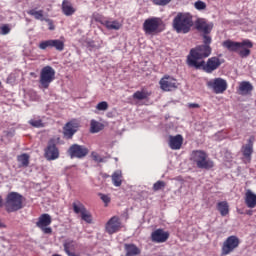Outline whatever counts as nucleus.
I'll use <instances>...</instances> for the list:
<instances>
[{
    "instance_id": "obj_1",
    "label": "nucleus",
    "mask_w": 256,
    "mask_h": 256,
    "mask_svg": "<svg viewBox=\"0 0 256 256\" xmlns=\"http://www.w3.org/2000/svg\"><path fill=\"white\" fill-rule=\"evenodd\" d=\"M211 55V46H196L192 48L187 56L188 67H194V69H203L205 73H213L221 67L222 63L219 57L214 56L204 61Z\"/></svg>"
},
{
    "instance_id": "obj_2",
    "label": "nucleus",
    "mask_w": 256,
    "mask_h": 256,
    "mask_svg": "<svg viewBox=\"0 0 256 256\" xmlns=\"http://www.w3.org/2000/svg\"><path fill=\"white\" fill-rule=\"evenodd\" d=\"M223 47L228 49V51L238 53L242 59H245L251 55L250 49H253V42L251 40H243L242 42L226 40L223 42Z\"/></svg>"
},
{
    "instance_id": "obj_3",
    "label": "nucleus",
    "mask_w": 256,
    "mask_h": 256,
    "mask_svg": "<svg viewBox=\"0 0 256 256\" xmlns=\"http://www.w3.org/2000/svg\"><path fill=\"white\" fill-rule=\"evenodd\" d=\"M172 27L176 33H189L193 27V16L190 13H178L172 21Z\"/></svg>"
},
{
    "instance_id": "obj_4",
    "label": "nucleus",
    "mask_w": 256,
    "mask_h": 256,
    "mask_svg": "<svg viewBox=\"0 0 256 256\" xmlns=\"http://www.w3.org/2000/svg\"><path fill=\"white\" fill-rule=\"evenodd\" d=\"M190 161L198 167V169H213L215 164L209 159L207 153L203 150H194L191 152Z\"/></svg>"
},
{
    "instance_id": "obj_5",
    "label": "nucleus",
    "mask_w": 256,
    "mask_h": 256,
    "mask_svg": "<svg viewBox=\"0 0 256 256\" xmlns=\"http://www.w3.org/2000/svg\"><path fill=\"white\" fill-rule=\"evenodd\" d=\"M145 35H159L165 31V23L159 17L148 18L143 23Z\"/></svg>"
},
{
    "instance_id": "obj_6",
    "label": "nucleus",
    "mask_w": 256,
    "mask_h": 256,
    "mask_svg": "<svg viewBox=\"0 0 256 256\" xmlns=\"http://www.w3.org/2000/svg\"><path fill=\"white\" fill-rule=\"evenodd\" d=\"M5 207L7 213H15L23 209V196L17 192H10L6 197Z\"/></svg>"
},
{
    "instance_id": "obj_7",
    "label": "nucleus",
    "mask_w": 256,
    "mask_h": 256,
    "mask_svg": "<svg viewBox=\"0 0 256 256\" xmlns=\"http://www.w3.org/2000/svg\"><path fill=\"white\" fill-rule=\"evenodd\" d=\"M55 81V69L51 66H45L41 69L39 78L40 89H49V85Z\"/></svg>"
},
{
    "instance_id": "obj_8",
    "label": "nucleus",
    "mask_w": 256,
    "mask_h": 256,
    "mask_svg": "<svg viewBox=\"0 0 256 256\" xmlns=\"http://www.w3.org/2000/svg\"><path fill=\"white\" fill-rule=\"evenodd\" d=\"M241 245V240L236 235H231L223 242L221 256L231 255Z\"/></svg>"
},
{
    "instance_id": "obj_9",
    "label": "nucleus",
    "mask_w": 256,
    "mask_h": 256,
    "mask_svg": "<svg viewBox=\"0 0 256 256\" xmlns=\"http://www.w3.org/2000/svg\"><path fill=\"white\" fill-rule=\"evenodd\" d=\"M68 155L71 159H85L89 155V148L85 145L73 144L68 149Z\"/></svg>"
},
{
    "instance_id": "obj_10",
    "label": "nucleus",
    "mask_w": 256,
    "mask_h": 256,
    "mask_svg": "<svg viewBox=\"0 0 256 256\" xmlns=\"http://www.w3.org/2000/svg\"><path fill=\"white\" fill-rule=\"evenodd\" d=\"M160 89L162 91L170 92L175 91L179 87L177 79L172 76L164 75L159 81Z\"/></svg>"
},
{
    "instance_id": "obj_11",
    "label": "nucleus",
    "mask_w": 256,
    "mask_h": 256,
    "mask_svg": "<svg viewBox=\"0 0 256 256\" xmlns=\"http://www.w3.org/2000/svg\"><path fill=\"white\" fill-rule=\"evenodd\" d=\"M121 229H123V223L119 216L111 217L105 225V231L108 235H115V233H119Z\"/></svg>"
},
{
    "instance_id": "obj_12",
    "label": "nucleus",
    "mask_w": 256,
    "mask_h": 256,
    "mask_svg": "<svg viewBox=\"0 0 256 256\" xmlns=\"http://www.w3.org/2000/svg\"><path fill=\"white\" fill-rule=\"evenodd\" d=\"M44 157L47 161H55L59 157V148H57L55 140L48 141V145L44 150Z\"/></svg>"
},
{
    "instance_id": "obj_13",
    "label": "nucleus",
    "mask_w": 256,
    "mask_h": 256,
    "mask_svg": "<svg viewBox=\"0 0 256 256\" xmlns=\"http://www.w3.org/2000/svg\"><path fill=\"white\" fill-rule=\"evenodd\" d=\"M80 123L77 119L67 122L63 127V135L65 139H73V135L78 131Z\"/></svg>"
},
{
    "instance_id": "obj_14",
    "label": "nucleus",
    "mask_w": 256,
    "mask_h": 256,
    "mask_svg": "<svg viewBox=\"0 0 256 256\" xmlns=\"http://www.w3.org/2000/svg\"><path fill=\"white\" fill-rule=\"evenodd\" d=\"M208 87H211L214 93H216V95H219L227 91V81L223 78H215L214 80L208 82Z\"/></svg>"
},
{
    "instance_id": "obj_15",
    "label": "nucleus",
    "mask_w": 256,
    "mask_h": 256,
    "mask_svg": "<svg viewBox=\"0 0 256 256\" xmlns=\"http://www.w3.org/2000/svg\"><path fill=\"white\" fill-rule=\"evenodd\" d=\"M195 27L197 31L205 35H209V33L213 31V23H209L203 18H199L195 21Z\"/></svg>"
},
{
    "instance_id": "obj_16",
    "label": "nucleus",
    "mask_w": 256,
    "mask_h": 256,
    "mask_svg": "<svg viewBox=\"0 0 256 256\" xmlns=\"http://www.w3.org/2000/svg\"><path fill=\"white\" fill-rule=\"evenodd\" d=\"M168 239L169 232L161 228H158L151 233V241H153V243H165Z\"/></svg>"
},
{
    "instance_id": "obj_17",
    "label": "nucleus",
    "mask_w": 256,
    "mask_h": 256,
    "mask_svg": "<svg viewBox=\"0 0 256 256\" xmlns=\"http://www.w3.org/2000/svg\"><path fill=\"white\" fill-rule=\"evenodd\" d=\"M243 154V163H251V156L253 155V138H249L248 143L241 148Z\"/></svg>"
},
{
    "instance_id": "obj_18",
    "label": "nucleus",
    "mask_w": 256,
    "mask_h": 256,
    "mask_svg": "<svg viewBox=\"0 0 256 256\" xmlns=\"http://www.w3.org/2000/svg\"><path fill=\"white\" fill-rule=\"evenodd\" d=\"M168 145L173 151H179L183 147V136L178 134L176 136H169Z\"/></svg>"
},
{
    "instance_id": "obj_19",
    "label": "nucleus",
    "mask_w": 256,
    "mask_h": 256,
    "mask_svg": "<svg viewBox=\"0 0 256 256\" xmlns=\"http://www.w3.org/2000/svg\"><path fill=\"white\" fill-rule=\"evenodd\" d=\"M64 251L68 256H80L79 253L75 252L77 249V242L75 240H65L63 243Z\"/></svg>"
},
{
    "instance_id": "obj_20",
    "label": "nucleus",
    "mask_w": 256,
    "mask_h": 256,
    "mask_svg": "<svg viewBox=\"0 0 256 256\" xmlns=\"http://www.w3.org/2000/svg\"><path fill=\"white\" fill-rule=\"evenodd\" d=\"M153 95V92L147 90V88H142L141 90L136 91L132 97L135 101H149V97Z\"/></svg>"
},
{
    "instance_id": "obj_21",
    "label": "nucleus",
    "mask_w": 256,
    "mask_h": 256,
    "mask_svg": "<svg viewBox=\"0 0 256 256\" xmlns=\"http://www.w3.org/2000/svg\"><path fill=\"white\" fill-rule=\"evenodd\" d=\"M245 205L248 209H255L256 207V194L251 190H247L244 197Z\"/></svg>"
},
{
    "instance_id": "obj_22",
    "label": "nucleus",
    "mask_w": 256,
    "mask_h": 256,
    "mask_svg": "<svg viewBox=\"0 0 256 256\" xmlns=\"http://www.w3.org/2000/svg\"><path fill=\"white\" fill-rule=\"evenodd\" d=\"M253 91V84L249 81H242L239 84L238 93L239 95L245 96V95H251Z\"/></svg>"
},
{
    "instance_id": "obj_23",
    "label": "nucleus",
    "mask_w": 256,
    "mask_h": 256,
    "mask_svg": "<svg viewBox=\"0 0 256 256\" xmlns=\"http://www.w3.org/2000/svg\"><path fill=\"white\" fill-rule=\"evenodd\" d=\"M125 256H137L141 255V249L133 243L124 244Z\"/></svg>"
},
{
    "instance_id": "obj_24",
    "label": "nucleus",
    "mask_w": 256,
    "mask_h": 256,
    "mask_svg": "<svg viewBox=\"0 0 256 256\" xmlns=\"http://www.w3.org/2000/svg\"><path fill=\"white\" fill-rule=\"evenodd\" d=\"M51 215L49 214H42L38 218V221L36 222V227L38 228H44V227H49L52 223Z\"/></svg>"
},
{
    "instance_id": "obj_25",
    "label": "nucleus",
    "mask_w": 256,
    "mask_h": 256,
    "mask_svg": "<svg viewBox=\"0 0 256 256\" xmlns=\"http://www.w3.org/2000/svg\"><path fill=\"white\" fill-rule=\"evenodd\" d=\"M77 10L73 7V4L69 0H63L62 2V13L66 17H71Z\"/></svg>"
},
{
    "instance_id": "obj_26",
    "label": "nucleus",
    "mask_w": 256,
    "mask_h": 256,
    "mask_svg": "<svg viewBox=\"0 0 256 256\" xmlns=\"http://www.w3.org/2000/svg\"><path fill=\"white\" fill-rule=\"evenodd\" d=\"M27 14L30 15L31 17H34L36 21H45V15L43 10H35V9H30L27 11Z\"/></svg>"
},
{
    "instance_id": "obj_27",
    "label": "nucleus",
    "mask_w": 256,
    "mask_h": 256,
    "mask_svg": "<svg viewBox=\"0 0 256 256\" xmlns=\"http://www.w3.org/2000/svg\"><path fill=\"white\" fill-rule=\"evenodd\" d=\"M217 210L222 217H227L229 215V203L227 201L218 202Z\"/></svg>"
},
{
    "instance_id": "obj_28",
    "label": "nucleus",
    "mask_w": 256,
    "mask_h": 256,
    "mask_svg": "<svg viewBox=\"0 0 256 256\" xmlns=\"http://www.w3.org/2000/svg\"><path fill=\"white\" fill-rule=\"evenodd\" d=\"M102 25H105L106 29L109 30L119 31V29H121V23H119V21L117 20H104V22H102Z\"/></svg>"
},
{
    "instance_id": "obj_29",
    "label": "nucleus",
    "mask_w": 256,
    "mask_h": 256,
    "mask_svg": "<svg viewBox=\"0 0 256 256\" xmlns=\"http://www.w3.org/2000/svg\"><path fill=\"white\" fill-rule=\"evenodd\" d=\"M112 183L115 187H121L123 183V174L117 170L112 174Z\"/></svg>"
},
{
    "instance_id": "obj_30",
    "label": "nucleus",
    "mask_w": 256,
    "mask_h": 256,
    "mask_svg": "<svg viewBox=\"0 0 256 256\" xmlns=\"http://www.w3.org/2000/svg\"><path fill=\"white\" fill-rule=\"evenodd\" d=\"M29 159H30V156L27 153L18 155L17 161L19 163V167H24V168L29 167Z\"/></svg>"
},
{
    "instance_id": "obj_31",
    "label": "nucleus",
    "mask_w": 256,
    "mask_h": 256,
    "mask_svg": "<svg viewBox=\"0 0 256 256\" xmlns=\"http://www.w3.org/2000/svg\"><path fill=\"white\" fill-rule=\"evenodd\" d=\"M72 207H73V211L74 213H76V215H82L83 212H85L87 210V208H85V205H83V203H81V201L76 200L72 203Z\"/></svg>"
},
{
    "instance_id": "obj_32",
    "label": "nucleus",
    "mask_w": 256,
    "mask_h": 256,
    "mask_svg": "<svg viewBox=\"0 0 256 256\" xmlns=\"http://www.w3.org/2000/svg\"><path fill=\"white\" fill-rule=\"evenodd\" d=\"M104 128L105 126L101 122H98L96 120H91V123H90L91 133H99V131H103Z\"/></svg>"
},
{
    "instance_id": "obj_33",
    "label": "nucleus",
    "mask_w": 256,
    "mask_h": 256,
    "mask_svg": "<svg viewBox=\"0 0 256 256\" xmlns=\"http://www.w3.org/2000/svg\"><path fill=\"white\" fill-rule=\"evenodd\" d=\"M52 49L56 51H63L65 49V42L59 39H52Z\"/></svg>"
},
{
    "instance_id": "obj_34",
    "label": "nucleus",
    "mask_w": 256,
    "mask_h": 256,
    "mask_svg": "<svg viewBox=\"0 0 256 256\" xmlns=\"http://www.w3.org/2000/svg\"><path fill=\"white\" fill-rule=\"evenodd\" d=\"M38 47L42 51H45V49H52V39L40 42Z\"/></svg>"
},
{
    "instance_id": "obj_35",
    "label": "nucleus",
    "mask_w": 256,
    "mask_h": 256,
    "mask_svg": "<svg viewBox=\"0 0 256 256\" xmlns=\"http://www.w3.org/2000/svg\"><path fill=\"white\" fill-rule=\"evenodd\" d=\"M29 125H31L32 127H36L37 129H39L41 127H45V125L43 124V120H41L40 118L30 119L29 120Z\"/></svg>"
},
{
    "instance_id": "obj_36",
    "label": "nucleus",
    "mask_w": 256,
    "mask_h": 256,
    "mask_svg": "<svg viewBox=\"0 0 256 256\" xmlns=\"http://www.w3.org/2000/svg\"><path fill=\"white\" fill-rule=\"evenodd\" d=\"M164 187H167V183L163 180H158L156 183L153 184V191H161Z\"/></svg>"
},
{
    "instance_id": "obj_37",
    "label": "nucleus",
    "mask_w": 256,
    "mask_h": 256,
    "mask_svg": "<svg viewBox=\"0 0 256 256\" xmlns=\"http://www.w3.org/2000/svg\"><path fill=\"white\" fill-rule=\"evenodd\" d=\"M81 219H82V221H85L86 223H91L93 221L91 213L87 210H84V212H82Z\"/></svg>"
},
{
    "instance_id": "obj_38",
    "label": "nucleus",
    "mask_w": 256,
    "mask_h": 256,
    "mask_svg": "<svg viewBox=\"0 0 256 256\" xmlns=\"http://www.w3.org/2000/svg\"><path fill=\"white\" fill-rule=\"evenodd\" d=\"M194 7L198 11H203V10L207 9V4L201 0H198L195 2Z\"/></svg>"
},
{
    "instance_id": "obj_39",
    "label": "nucleus",
    "mask_w": 256,
    "mask_h": 256,
    "mask_svg": "<svg viewBox=\"0 0 256 256\" xmlns=\"http://www.w3.org/2000/svg\"><path fill=\"white\" fill-rule=\"evenodd\" d=\"M211 36L209 34H203V43L204 45H199L198 47H209L211 45Z\"/></svg>"
},
{
    "instance_id": "obj_40",
    "label": "nucleus",
    "mask_w": 256,
    "mask_h": 256,
    "mask_svg": "<svg viewBox=\"0 0 256 256\" xmlns=\"http://www.w3.org/2000/svg\"><path fill=\"white\" fill-rule=\"evenodd\" d=\"M96 109L98 111H107V109H109V104L106 101L99 102Z\"/></svg>"
},
{
    "instance_id": "obj_41",
    "label": "nucleus",
    "mask_w": 256,
    "mask_h": 256,
    "mask_svg": "<svg viewBox=\"0 0 256 256\" xmlns=\"http://www.w3.org/2000/svg\"><path fill=\"white\" fill-rule=\"evenodd\" d=\"M172 0H152L154 5H159L160 7H165V5H169Z\"/></svg>"
},
{
    "instance_id": "obj_42",
    "label": "nucleus",
    "mask_w": 256,
    "mask_h": 256,
    "mask_svg": "<svg viewBox=\"0 0 256 256\" xmlns=\"http://www.w3.org/2000/svg\"><path fill=\"white\" fill-rule=\"evenodd\" d=\"M99 197L101 198L103 203H105V207H107V205H109V203H111V197H109V195L100 193Z\"/></svg>"
},
{
    "instance_id": "obj_43",
    "label": "nucleus",
    "mask_w": 256,
    "mask_h": 256,
    "mask_svg": "<svg viewBox=\"0 0 256 256\" xmlns=\"http://www.w3.org/2000/svg\"><path fill=\"white\" fill-rule=\"evenodd\" d=\"M91 157L93 161H96L97 163H103V158L97 153V152H92Z\"/></svg>"
},
{
    "instance_id": "obj_44",
    "label": "nucleus",
    "mask_w": 256,
    "mask_h": 256,
    "mask_svg": "<svg viewBox=\"0 0 256 256\" xmlns=\"http://www.w3.org/2000/svg\"><path fill=\"white\" fill-rule=\"evenodd\" d=\"M1 31L2 35H9V33H11V28H9V25L5 24L1 27Z\"/></svg>"
},
{
    "instance_id": "obj_45",
    "label": "nucleus",
    "mask_w": 256,
    "mask_h": 256,
    "mask_svg": "<svg viewBox=\"0 0 256 256\" xmlns=\"http://www.w3.org/2000/svg\"><path fill=\"white\" fill-rule=\"evenodd\" d=\"M44 21L48 23L49 31H55V24H53V20L46 18Z\"/></svg>"
},
{
    "instance_id": "obj_46",
    "label": "nucleus",
    "mask_w": 256,
    "mask_h": 256,
    "mask_svg": "<svg viewBox=\"0 0 256 256\" xmlns=\"http://www.w3.org/2000/svg\"><path fill=\"white\" fill-rule=\"evenodd\" d=\"M40 229L46 235H51L53 233V229H51V227L44 226L43 228H40Z\"/></svg>"
},
{
    "instance_id": "obj_47",
    "label": "nucleus",
    "mask_w": 256,
    "mask_h": 256,
    "mask_svg": "<svg viewBox=\"0 0 256 256\" xmlns=\"http://www.w3.org/2000/svg\"><path fill=\"white\" fill-rule=\"evenodd\" d=\"M4 135L1 137L2 143L5 142V137H13V132L11 131H4Z\"/></svg>"
},
{
    "instance_id": "obj_48",
    "label": "nucleus",
    "mask_w": 256,
    "mask_h": 256,
    "mask_svg": "<svg viewBox=\"0 0 256 256\" xmlns=\"http://www.w3.org/2000/svg\"><path fill=\"white\" fill-rule=\"evenodd\" d=\"M187 107H188V109H199V107H201V105H199L198 103H188Z\"/></svg>"
},
{
    "instance_id": "obj_49",
    "label": "nucleus",
    "mask_w": 256,
    "mask_h": 256,
    "mask_svg": "<svg viewBox=\"0 0 256 256\" xmlns=\"http://www.w3.org/2000/svg\"><path fill=\"white\" fill-rule=\"evenodd\" d=\"M95 21H97L98 23H101V25H103V23H105V20L103 19V17L101 16H96L94 17Z\"/></svg>"
},
{
    "instance_id": "obj_50",
    "label": "nucleus",
    "mask_w": 256,
    "mask_h": 256,
    "mask_svg": "<svg viewBox=\"0 0 256 256\" xmlns=\"http://www.w3.org/2000/svg\"><path fill=\"white\" fill-rule=\"evenodd\" d=\"M0 207H3V197L0 196Z\"/></svg>"
},
{
    "instance_id": "obj_51",
    "label": "nucleus",
    "mask_w": 256,
    "mask_h": 256,
    "mask_svg": "<svg viewBox=\"0 0 256 256\" xmlns=\"http://www.w3.org/2000/svg\"><path fill=\"white\" fill-rule=\"evenodd\" d=\"M0 227H5V225L3 224V222H1V220H0Z\"/></svg>"
},
{
    "instance_id": "obj_52",
    "label": "nucleus",
    "mask_w": 256,
    "mask_h": 256,
    "mask_svg": "<svg viewBox=\"0 0 256 256\" xmlns=\"http://www.w3.org/2000/svg\"><path fill=\"white\" fill-rule=\"evenodd\" d=\"M1 85H2V83H1V81H0V87H1Z\"/></svg>"
},
{
    "instance_id": "obj_53",
    "label": "nucleus",
    "mask_w": 256,
    "mask_h": 256,
    "mask_svg": "<svg viewBox=\"0 0 256 256\" xmlns=\"http://www.w3.org/2000/svg\"><path fill=\"white\" fill-rule=\"evenodd\" d=\"M248 215H251V212H249Z\"/></svg>"
}]
</instances>
